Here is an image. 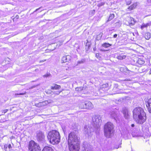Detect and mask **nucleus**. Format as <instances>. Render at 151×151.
<instances>
[{"mask_svg": "<svg viewBox=\"0 0 151 151\" xmlns=\"http://www.w3.org/2000/svg\"><path fill=\"white\" fill-rule=\"evenodd\" d=\"M133 118L137 123L142 124L145 121L146 114L141 107L135 108L133 111Z\"/></svg>", "mask_w": 151, "mask_h": 151, "instance_id": "nucleus-1", "label": "nucleus"}, {"mask_svg": "<svg viewBox=\"0 0 151 151\" xmlns=\"http://www.w3.org/2000/svg\"><path fill=\"white\" fill-rule=\"evenodd\" d=\"M47 137L50 143L53 145L58 144L60 141V134L55 130H52L49 132L48 133Z\"/></svg>", "mask_w": 151, "mask_h": 151, "instance_id": "nucleus-2", "label": "nucleus"}, {"mask_svg": "<svg viewBox=\"0 0 151 151\" xmlns=\"http://www.w3.org/2000/svg\"><path fill=\"white\" fill-rule=\"evenodd\" d=\"M113 124L111 122H108L106 124L104 127V131L105 136L109 137L113 132Z\"/></svg>", "mask_w": 151, "mask_h": 151, "instance_id": "nucleus-3", "label": "nucleus"}, {"mask_svg": "<svg viewBox=\"0 0 151 151\" xmlns=\"http://www.w3.org/2000/svg\"><path fill=\"white\" fill-rule=\"evenodd\" d=\"M80 138L78 135L74 132L70 133L68 135V142L69 143H79Z\"/></svg>", "mask_w": 151, "mask_h": 151, "instance_id": "nucleus-4", "label": "nucleus"}, {"mask_svg": "<svg viewBox=\"0 0 151 151\" xmlns=\"http://www.w3.org/2000/svg\"><path fill=\"white\" fill-rule=\"evenodd\" d=\"M28 147L29 151H40L39 145L34 141L31 140L29 142Z\"/></svg>", "mask_w": 151, "mask_h": 151, "instance_id": "nucleus-5", "label": "nucleus"}, {"mask_svg": "<svg viewBox=\"0 0 151 151\" xmlns=\"http://www.w3.org/2000/svg\"><path fill=\"white\" fill-rule=\"evenodd\" d=\"M101 117L99 115H95L92 117V124L95 127L98 128L99 123L101 121Z\"/></svg>", "mask_w": 151, "mask_h": 151, "instance_id": "nucleus-6", "label": "nucleus"}, {"mask_svg": "<svg viewBox=\"0 0 151 151\" xmlns=\"http://www.w3.org/2000/svg\"><path fill=\"white\" fill-rule=\"evenodd\" d=\"M36 138L37 140L40 143H43L45 142V136L44 133L40 131L36 132Z\"/></svg>", "mask_w": 151, "mask_h": 151, "instance_id": "nucleus-7", "label": "nucleus"}, {"mask_svg": "<svg viewBox=\"0 0 151 151\" xmlns=\"http://www.w3.org/2000/svg\"><path fill=\"white\" fill-rule=\"evenodd\" d=\"M69 149L70 151H78L80 149L79 143H69Z\"/></svg>", "mask_w": 151, "mask_h": 151, "instance_id": "nucleus-8", "label": "nucleus"}, {"mask_svg": "<svg viewBox=\"0 0 151 151\" xmlns=\"http://www.w3.org/2000/svg\"><path fill=\"white\" fill-rule=\"evenodd\" d=\"M135 22L134 19L130 17H127L125 20V24L127 25L130 26H133Z\"/></svg>", "mask_w": 151, "mask_h": 151, "instance_id": "nucleus-9", "label": "nucleus"}, {"mask_svg": "<svg viewBox=\"0 0 151 151\" xmlns=\"http://www.w3.org/2000/svg\"><path fill=\"white\" fill-rule=\"evenodd\" d=\"M83 151H92L91 146L86 142H83L82 147Z\"/></svg>", "mask_w": 151, "mask_h": 151, "instance_id": "nucleus-10", "label": "nucleus"}, {"mask_svg": "<svg viewBox=\"0 0 151 151\" xmlns=\"http://www.w3.org/2000/svg\"><path fill=\"white\" fill-rule=\"evenodd\" d=\"M146 106L148 108V111L151 113V98L147 99L146 100Z\"/></svg>", "mask_w": 151, "mask_h": 151, "instance_id": "nucleus-11", "label": "nucleus"}, {"mask_svg": "<svg viewBox=\"0 0 151 151\" xmlns=\"http://www.w3.org/2000/svg\"><path fill=\"white\" fill-rule=\"evenodd\" d=\"M91 132V129L88 126H86L84 128V133L86 134L89 136Z\"/></svg>", "mask_w": 151, "mask_h": 151, "instance_id": "nucleus-12", "label": "nucleus"}, {"mask_svg": "<svg viewBox=\"0 0 151 151\" xmlns=\"http://www.w3.org/2000/svg\"><path fill=\"white\" fill-rule=\"evenodd\" d=\"M85 104L86 106V109H91L93 107V105L90 101H86L85 102Z\"/></svg>", "mask_w": 151, "mask_h": 151, "instance_id": "nucleus-13", "label": "nucleus"}, {"mask_svg": "<svg viewBox=\"0 0 151 151\" xmlns=\"http://www.w3.org/2000/svg\"><path fill=\"white\" fill-rule=\"evenodd\" d=\"M122 112L125 118L126 119H128L129 118V115L127 109L125 108H123L122 110Z\"/></svg>", "mask_w": 151, "mask_h": 151, "instance_id": "nucleus-14", "label": "nucleus"}, {"mask_svg": "<svg viewBox=\"0 0 151 151\" xmlns=\"http://www.w3.org/2000/svg\"><path fill=\"white\" fill-rule=\"evenodd\" d=\"M151 26V22H150L146 24L143 23L141 25V28L142 30L144 28H147L148 26Z\"/></svg>", "mask_w": 151, "mask_h": 151, "instance_id": "nucleus-15", "label": "nucleus"}, {"mask_svg": "<svg viewBox=\"0 0 151 151\" xmlns=\"http://www.w3.org/2000/svg\"><path fill=\"white\" fill-rule=\"evenodd\" d=\"M110 114L112 118L116 120V119L117 116V112L114 111H112L111 112H110Z\"/></svg>", "mask_w": 151, "mask_h": 151, "instance_id": "nucleus-16", "label": "nucleus"}, {"mask_svg": "<svg viewBox=\"0 0 151 151\" xmlns=\"http://www.w3.org/2000/svg\"><path fill=\"white\" fill-rule=\"evenodd\" d=\"M70 57L69 55L63 56L62 58V60L63 63L66 62L70 60Z\"/></svg>", "mask_w": 151, "mask_h": 151, "instance_id": "nucleus-17", "label": "nucleus"}, {"mask_svg": "<svg viewBox=\"0 0 151 151\" xmlns=\"http://www.w3.org/2000/svg\"><path fill=\"white\" fill-rule=\"evenodd\" d=\"M42 151H53V150L50 147L45 146L44 147Z\"/></svg>", "mask_w": 151, "mask_h": 151, "instance_id": "nucleus-18", "label": "nucleus"}, {"mask_svg": "<svg viewBox=\"0 0 151 151\" xmlns=\"http://www.w3.org/2000/svg\"><path fill=\"white\" fill-rule=\"evenodd\" d=\"M61 88V86L57 84H54L51 86V89H59Z\"/></svg>", "mask_w": 151, "mask_h": 151, "instance_id": "nucleus-19", "label": "nucleus"}, {"mask_svg": "<svg viewBox=\"0 0 151 151\" xmlns=\"http://www.w3.org/2000/svg\"><path fill=\"white\" fill-rule=\"evenodd\" d=\"M137 5V3H134L133 4L129 6L128 8V9H129V10H131L135 8Z\"/></svg>", "mask_w": 151, "mask_h": 151, "instance_id": "nucleus-20", "label": "nucleus"}, {"mask_svg": "<svg viewBox=\"0 0 151 151\" xmlns=\"http://www.w3.org/2000/svg\"><path fill=\"white\" fill-rule=\"evenodd\" d=\"M145 37L146 39L149 40L151 37L150 33L147 32L145 33Z\"/></svg>", "mask_w": 151, "mask_h": 151, "instance_id": "nucleus-21", "label": "nucleus"}, {"mask_svg": "<svg viewBox=\"0 0 151 151\" xmlns=\"http://www.w3.org/2000/svg\"><path fill=\"white\" fill-rule=\"evenodd\" d=\"M85 102H82L80 103L79 105V108L81 109H86V106L85 104Z\"/></svg>", "mask_w": 151, "mask_h": 151, "instance_id": "nucleus-22", "label": "nucleus"}, {"mask_svg": "<svg viewBox=\"0 0 151 151\" xmlns=\"http://www.w3.org/2000/svg\"><path fill=\"white\" fill-rule=\"evenodd\" d=\"M137 62L139 64L141 65L145 63V61L143 59L139 58L137 61Z\"/></svg>", "mask_w": 151, "mask_h": 151, "instance_id": "nucleus-23", "label": "nucleus"}, {"mask_svg": "<svg viewBox=\"0 0 151 151\" xmlns=\"http://www.w3.org/2000/svg\"><path fill=\"white\" fill-rule=\"evenodd\" d=\"M111 45V44H110L109 43H105L102 44V46L105 48H107Z\"/></svg>", "mask_w": 151, "mask_h": 151, "instance_id": "nucleus-24", "label": "nucleus"}, {"mask_svg": "<svg viewBox=\"0 0 151 151\" xmlns=\"http://www.w3.org/2000/svg\"><path fill=\"white\" fill-rule=\"evenodd\" d=\"M126 58V56L124 55H119L117 56L116 57V58H117L119 60H122L123 59H124L125 58Z\"/></svg>", "mask_w": 151, "mask_h": 151, "instance_id": "nucleus-25", "label": "nucleus"}, {"mask_svg": "<svg viewBox=\"0 0 151 151\" xmlns=\"http://www.w3.org/2000/svg\"><path fill=\"white\" fill-rule=\"evenodd\" d=\"M114 14H111L108 20L107 21V22H109L112 20L113 18H114Z\"/></svg>", "mask_w": 151, "mask_h": 151, "instance_id": "nucleus-26", "label": "nucleus"}, {"mask_svg": "<svg viewBox=\"0 0 151 151\" xmlns=\"http://www.w3.org/2000/svg\"><path fill=\"white\" fill-rule=\"evenodd\" d=\"M85 58H83L81 60L78 61V62L77 64H80L84 63L85 62Z\"/></svg>", "mask_w": 151, "mask_h": 151, "instance_id": "nucleus-27", "label": "nucleus"}, {"mask_svg": "<svg viewBox=\"0 0 151 151\" xmlns=\"http://www.w3.org/2000/svg\"><path fill=\"white\" fill-rule=\"evenodd\" d=\"M95 11L94 10L91 11L89 13V15L91 16H92L94 15L95 13Z\"/></svg>", "mask_w": 151, "mask_h": 151, "instance_id": "nucleus-28", "label": "nucleus"}, {"mask_svg": "<svg viewBox=\"0 0 151 151\" xmlns=\"http://www.w3.org/2000/svg\"><path fill=\"white\" fill-rule=\"evenodd\" d=\"M126 4L127 5H129L131 3V0H125Z\"/></svg>", "mask_w": 151, "mask_h": 151, "instance_id": "nucleus-29", "label": "nucleus"}, {"mask_svg": "<svg viewBox=\"0 0 151 151\" xmlns=\"http://www.w3.org/2000/svg\"><path fill=\"white\" fill-rule=\"evenodd\" d=\"M104 4V3L103 2H100L98 4V6L100 7Z\"/></svg>", "mask_w": 151, "mask_h": 151, "instance_id": "nucleus-30", "label": "nucleus"}, {"mask_svg": "<svg viewBox=\"0 0 151 151\" xmlns=\"http://www.w3.org/2000/svg\"><path fill=\"white\" fill-rule=\"evenodd\" d=\"M96 58H98L99 59H100L101 58V57L100 56L99 54L98 53H97L96 54Z\"/></svg>", "mask_w": 151, "mask_h": 151, "instance_id": "nucleus-31", "label": "nucleus"}, {"mask_svg": "<svg viewBox=\"0 0 151 151\" xmlns=\"http://www.w3.org/2000/svg\"><path fill=\"white\" fill-rule=\"evenodd\" d=\"M50 75V73H47L46 74L44 75L43 76L44 77H47L49 76Z\"/></svg>", "mask_w": 151, "mask_h": 151, "instance_id": "nucleus-32", "label": "nucleus"}, {"mask_svg": "<svg viewBox=\"0 0 151 151\" xmlns=\"http://www.w3.org/2000/svg\"><path fill=\"white\" fill-rule=\"evenodd\" d=\"M25 94V93H16L15 94V96L18 95H23Z\"/></svg>", "mask_w": 151, "mask_h": 151, "instance_id": "nucleus-33", "label": "nucleus"}, {"mask_svg": "<svg viewBox=\"0 0 151 151\" xmlns=\"http://www.w3.org/2000/svg\"><path fill=\"white\" fill-rule=\"evenodd\" d=\"M115 24H116V25H118V26H120L121 24V23L119 21L116 22Z\"/></svg>", "mask_w": 151, "mask_h": 151, "instance_id": "nucleus-34", "label": "nucleus"}, {"mask_svg": "<svg viewBox=\"0 0 151 151\" xmlns=\"http://www.w3.org/2000/svg\"><path fill=\"white\" fill-rule=\"evenodd\" d=\"M132 135H133V137H138V136H140V135H139V134H137V135H134V134L133 133L132 134Z\"/></svg>", "mask_w": 151, "mask_h": 151, "instance_id": "nucleus-35", "label": "nucleus"}, {"mask_svg": "<svg viewBox=\"0 0 151 151\" xmlns=\"http://www.w3.org/2000/svg\"><path fill=\"white\" fill-rule=\"evenodd\" d=\"M61 91H56L55 92V93L57 95H58L60 94V93Z\"/></svg>", "mask_w": 151, "mask_h": 151, "instance_id": "nucleus-36", "label": "nucleus"}, {"mask_svg": "<svg viewBox=\"0 0 151 151\" xmlns=\"http://www.w3.org/2000/svg\"><path fill=\"white\" fill-rule=\"evenodd\" d=\"M8 111V109L4 110L3 111V113H6Z\"/></svg>", "mask_w": 151, "mask_h": 151, "instance_id": "nucleus-37", "label": "nucleus"}, {"mask_svg": "<svg viewBox=\"0 0 151 151\" xmlns=\"http://www.w3.org/2000/svg\"><path fill=\"white\" fill-rule=\"evenodd\" d=\"M46 60H40V61L39 63H42V62H44L46 61Z\"/></svg>", "mask_w": 151, "mask_h": 151, "instance_id": "nucleus-38", "label": "nucleus"}, {"mask_svg": "<svg viewBox=\"0 0 151 151\" xmlns=\"http://www.w3.org/2000/svg\"><path fill=\"white\" fill-rule=\"evenodd\" d=\"M117 36V34H115L114 35V38H116V37Z\"/></svg>", "mask_w": 151, "mask_h": 151, "instance_id": "nucleus-39", "label": "nucleus"}, {"mask_svg": "<svg viewBox=\"0 0 151 151\" xmlns=\"http://www.w3.org/2000/svg\"><path fill=\"white\" fill-rule=\"evenodd\" d=\"M147 1L149 3H151V0H147Z\"/></svg>", "mask_w": 151, "mask_h": 151, "instance_id": "nucleus-40", "label": "nucleus"}, {"mask_svg": "<svg viewBox=\"0 0 151 151\" xmlns=\"http://www.w3.org/2000/svg\"><path fill=\"white\" fill-rule=\"evenodd\" d=\"M42 8V7H40L39 8L36 9L35 11H38V10H39L40 9H41Z\"/></svg>", "mask_w": 151, "mask_h": 151, "instance_id": "nucleus-41", "label": "nucleus"}, {"mask_svg": "<svg viewBox=\"0 0 151 151\" xmlns=\"http://www.w3.org/2000/svg\"><path fill=\"white\" fill-rule=\"evenodd\" d=\"M100 50L101 51H106L105 50L102 49H100Z\"/></svg>", "mask_w": 151, "mask_h": 151, "instance_id": "nucleus-42", "label": "nucleus"}, {"mask_svg": "<svg viewBox=\"0 0 151 151\" xmlns=\"http://www.w3.org/2000/svg\"><path fill=\"white\" fill-rule=\"evenodd\" d=\"M131 126V127H134V124H132Z\"/></svg>", "mask_w": 151, "mask_h": 151, "instance_id": "nucleus-43", "label": "nucleus"}, {"mask_svg": "<svg viewBox=\"0 0 151 151\" xmlns=\"http://www.w3.org/2000/svg\"><path fill=\"white\" fill-rule=\"evenodd\" d=\"M149 74H151V68H150V71H149Z\"/></svg>", "mask_w": 151, "mask_h": 151, "instance_id": "nucleus-44", "label": "nucleus"}, {"mask_svg": "<svg viewBox=\"0 0 151 151\" xmlns=\"http://www.w3.org/2000/svg\"><path fill=\"white\" fill-rule=\"evenodd\" d=\"M119 147H121V145L120 146V145H119V146L118 147H116V149H118V148H119Z\"/></svg>", "mask_w": 151, "mask_h": 151, "instance_id": "nucleus-45", "label": "nucleus"}, {"mask_svg": "<svg viewBox=\"0 0 151 151\" xmlns=\"http://www.w3.org/2000/svg\"><path fill=\"white\" fill-rule=\"evenodd\" d=\"M93 50H94V51H95V50H96V48H94L93 49Z\"/></svg>", "mask_w": 151, "mask_h": 151, "instance_id": "nucleus-46", "label": "nucleus"}, {"mask_svg": "<svg viewBox=\"0 0 151 151\" xmlns=\"http://www.w3.org/2000/svg\"><path fill=\"white\" fill-rule=\"evenodd\" d=\"M10 146H11V145H9V147H10Z\"/></svg>", "mask_w": 151, "mask_h": 151, "instance_id": "nucleus-47", "label": "nucleus"}, {"mask_svg": "<svg viewBox=\"0 0 151 151\" xmlns=\"http://www.w3.org/2000/svg\"><path fill=\"white\" fill-rule=\"evenodd\" d=\"M106 85L107 86V85ZM104 86H106V85H104L103 86L104 87Z\"/></svg>", "mask_w": 151, "mask_h": 151, "instance_id": "nucleus-48", "label": "nucleus"}, {"mask_svg": "<svg viewBox=\"0 0 151 151\" xmlns=\"http://www.w3.org/2000/svg\"><path fill=\"white\" fill-rule=\"evenodd\" d=\"M43 10H41V11H40V12L42 11Z\"/></svg>", "mask_w": 151, "mask_h": 151, "instance_id": "nucleus-49", "label": "nucleus"}, {"mask_svg": "<svg viewBox=\"0 0 151 151\" xmlns=\"http://www.w3.org/2000/svg\"><path fill=\"white\" fill-rule=\"evenodd\" d=\"M132 34H133V35H134V33H132Z\"/></svg>", "mask_w": 151, "mask_h": 151, "instance_id": "nucleus-50", "label": "nucleus"}]
</instances>
